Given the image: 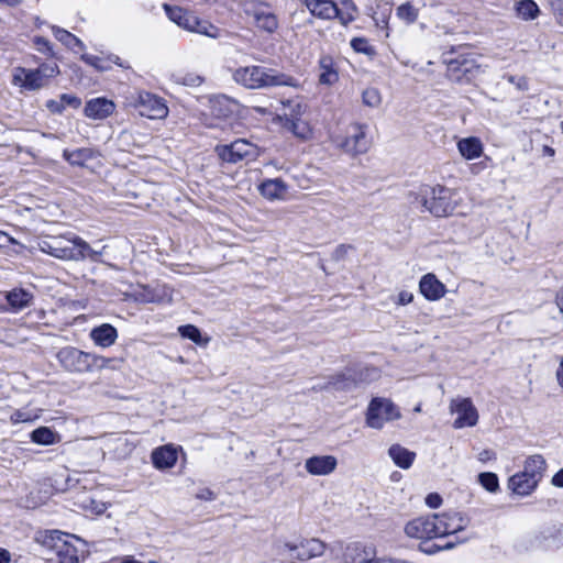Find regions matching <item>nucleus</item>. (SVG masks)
Here are the masks:
<instances>
[{"instance_id":"47","label":"nucleus","mask_w":563,"mask_h":563,"mask_svg":"<svg viewBox=\"0 0 563 563\" xmlns=\"http://www.w3.org/2000/svg\"><path fill=\"white\" fill-rule=\"evenodd\" d=\"M550 3L556 23L563 26V0H551Z\"/></svg>"},{"instance_id":"63","label":"nucleus","mask_w":563,"mask_h":563,"mask_svg":"<svg viewBox=\"0 0 563 563\" xmlns=\"http://www.w3.org/2000/svg\"><path fill=\"white\" fill-rule=\"evenodd\" d=\"M93 509H95V511H96L97 514H102V512H104V511H106L107 507H106V505H104V504L100 503V504H97V505H96V507H95Z\"/></svg>"},{"instance_id":"27","label":"nucleus","mask_w":563,"mask_h":563,"mask_svg":"<svg viewBox=\"0 0 563 563\" xmlns=\"http://www.w3.org/2000/svg\"><path fill=\"white\" fill-rule=\"evenodd\" d=\"M89 336L96 345L101 347H109L115 343L118 339V331L113 325L103 323L93 328L90 331Z\"/></svg>"},{"instance_id":"7","label":"nucleus","mask_w":563,"mask_h":563,"mask_svg":"<svg viewBox=\"0 0 563 563\" xmlns=\"http://www.w3.org/2000/svg\"><path fill=\"white\" fill-rule=\"evenodd\" d=\"M56 357L60 366L70 373H87L92 371L98 362L104 363L103 357L80 351L74 346L60 349Z\"/></svg>"},{"instance_id":"34","label":"nucleus","mask_w":563,"mask_h":563,"mask_svg":"<svg viewBox=\"0 0 563 563\" xmlns=\"http://www.w3.org/2000/svg\"><path fill=\"white\" fill-rule=\"evenodd\" d=\"M31 441L40 445H53L59 443L62 437L48 427H38L30 434Z\"/></svg>"},{"instance_id":"46","label":"nucleus","mask_w":563,"mask_h":563,"mask_svg":"<svg viewBox=\"0 0 563 563\" xmlns=\"http://www.w3.org/2000/svg\"><path fill=\"white\" fill-rule=\"evenodd\" d=\"M454 545H455L454 542L448 541V542H443V543H435V544H432L427 548L420 547V550L427 554H434V553H438L443 550H450V549L454 548Z\"/></svg>"},{"instance_id":"13","label":"nucleus","mask_w":563,"mask_h":563,"mask_svg":"<svg viewBox=\"0 0 563 563\" xmlns=\"http://www.w3.org/2000/svg\"><path fill=\"white\" fill-rule=\"evenodd\" d=\"M244 12L251 16L256 26L268 33H273L278 27V20L266 3L258 1H247L244 4Z\"/></svg>"},{"instance_id":"45","label":"nucleus","mask_w":563,"mask_h":563,"mask_svg":"<svg viewBox=\"0 0 563 563\" xmlns=\"http://www.w3.org/2000/svg\"><path fill=\"white\" fill-rule=\"evenodd\" d=\"M36 69L42 75V78L45 80V82H47V79L54 78L59 74V67L56 63H44L41 64Z\"/></svg>"},{"instance_id":"37","label":"nucleus","mask_w":563,"mask_h":563,"mask_svg":"<svg viewBox=\"0 0 563 563\" xmlns=\"http://www.w3.org/2000/svg\"><path fill=\"white\" fill-rule=\"evenodd\" d=\"M43 410L42 409H29L22 408L12 412L10 416V421L13 424L33 422L41 418Z\"/></svg>"},{"instance_id":"56","label":"nucleus","mask_w":563,"mask_h":563,"mask_svg":"<svg viewBox=\"0 0 563 563\" xmlns=\"http://www.w3.org/2000/svg\"><path fill=\"white\" fill-rule=\"evenodd\" d=\"M555 377L559 386L563 388V356L561 357L560 364L558 366V369L555 372Z\"/></svg>"},{"instance_id":"19","label":"nucleus","mask_w":563,"mask_h":563,"mask_svg":"<svg viewBox=\"0 0 563 563\" xmlns=\"http://www.w3.org/2000/svg\"><path fill=\"white\" fill-rule=\"evenodd\" d=\"M115 110L112 100L104 97H97L88 100L85 104L84 113L91 120H104Z\"/></svg>"},{"instance_id":"14","label":"nucleus","mask_w":563,"mask_h":563,"mask_svg":"<svg viewBox=\"0 0 563 563\" xmlns=\"http://www.w3.org/2000/svg\"><path fill=\"white\" fill-rule=\"evenodd\" d=\"M450 410L457 417L453 422L454 429L474 427L478 422V412L470 398H455L451 401Z\"/></svg>"},{"instance_id":"26","label":"nucleus","mask_w":563,"mask_h":563,"mask_svg":"<svg viewBox=\"0 0 563 563\" xmlns=\"http://www.w3.org/2000/svg\"><path fill=\"white\" fill-rule=\"evenodd\" d=\"M319 84L332 86L339 80V71L333 57L323 55L319 59Z\"/></svg>"},{"instance_id":"30","label":"nucleus","mask_w":563,"mask_h":563,"mask_svg":"<svg viewBox=\"0 0 563 563\" xmlns=\"http://www.w3.org/2000/svg\"><path fill=\"white\" fill-rule=\"evenodd\" d=\"M167 16L170 21L176 23L178 26L191 32L194 24L196 23L197 16L179 7H169L164 4Z\"/></svg>"},{"instance_id":"32","label":"nucleus","mask_w":563,"mask_h":563,"mask_svg":"<svg viewBox=\"0 0 563 563\" xmlns=\"http://www.w3.org/2000/svg\"><path fill=\"white\" fill-rule=\"evenodd\" d=\"M547 468V462L541 454H534L526 459L522 472L539 484Z\"/></svg>"},{"instance_id":"62","label":"nucleus","mask_w":563,"mask_h":563,"mask_svg":"<svg viewBox=\"0 0 563 563\" xmlns=\"http://www.w3.org/2000/svg\"><path fill=\"white\" fill-rule=\"evenodd\" d=\"M299 125L300 123L299 122H295V121H291V130L292 132L298 135V136H303V133L299 132L298 129H299Z\"/></svg>"},{"instance_id":"29","label":"nucleus","mask_w":563,"mask_h":563,"mask_svg":"<svg viewBox=\"0 0 563 563\" xmlns=\"http://www.w3.org/2000/svg\"><path fill=\"white\" fill-rule=\"evenodd\" d=\"M51 29L55 38L73 53L81 55L86 51V45L76 35L56 25H53Z\"/></svg>"},{"instance_id":"36","label":"nucleus","mask_w":563,"mask_h":563,"mask_svg":"<svg viewBox=\"0 0 563 563\" xmlns=\"http://www.w3.org/2000/svg\"><path fill=\"white\" fill-rule=\"evenodd\" d=\"M63 156L74 166H84L86 162L92 158V151L89 148L65 150Z\"/></svg>"},{"instance_id":"35","label":"nucleus","mask_w":563,"mask_h":563,"mask_svg":"<svg viewBox=\"0 0 563 563\" xmlns=\"http://www.w3.org/2000/svg\"><path fill=\"white\" fill-rule=\"evenodd\" d=\"M517 18L532 21L540 15V9L533 0H520L515 5Z\"/></svg>"},{"instance_id":"64","label":"nucleus","mask_w":563,"mask_h":563,"mask_svg":"<svg viewBox=\"0 0 563 563\" xmlns=\"http://www.w3.org/2000/svg\"><path fill=\"white\" fill-rule=\"evenodd\" d=\"M543 153H544V155L553 156L555 152L552 147L545 145V146H543Z\"/></svg>"},{"instance_id":"21","label":"nucleus","mask_w":563,"mask_h":563,"mask_svg":"<svg viewBox=\"0 0 563 563\" xmlns=\"http://www.w3.org/2000/svg\"><path fill=\"white\" fill-rule=\"evenodd\" d=\"M380 376V372L377 367L374 366H366L362 368L358 373L357 378L352 377L351 374L346 377V375L339 376L335 382L330 383L333 385L334 388H342V389H349L351 388L356 382L360 383H369L373 380L378 379Z\"/></svg>"},{"instance_id":"42","label":"nucleus","mask_w":563,"mask_h":563,"mask_svg":"<svg viewBox=\"0 0 563 563\" xmlns=\"http://www.w3.org/2000/svg\"><path fill=\"white\" fill-rule=\"evenodd\" d=\"M478 483L489 493H497L499 490V479L495 473L483 472L478 475Z\"/></svg>"},{"instance_id":"57","label":"nucleus","mask_w":563,"mask_h":563,"mask_svg":"<svg viewBox=\"0 0 563 563\" xmlns=\"http://www.w3.org/2000/svg\"><path fill=\"white\" fill-rule=\"evenodd\" d=\"M197 498L202 499V500H213L214 494L210 489L206 488L197 494Z\"/></svg>"},{"instance_id":"51","label":"nucleus","mask_w":563,"mask_h":563,"mask_svg":"<svg viewBox=\"0 0 563 563\" xmlns=\"http://www.w3.org/2000/svg\"><path fill=\"white\" fill-rule=\"evenodd\" d=\"M442 504V497L437 493H431L426 497V505L429 508H439Z\"/></svg>"},{"instance_id":"54","label":"nucleus","mask_w":563,"mask_h":563,"mask_svg":"<svg viewBox=\"0 0 563 563\" xmlns=\"http://www.w3.org/2000/svg\"><path fill=\"white\" fill-rule=\"evenodd\" d=\"M508 81L516 85L520 90H526L528 88V81L525 77L517 79L515 76H508Z\"/></svg>"},{"instance_id":"10","label":"nucleus","mask_w":563,"mask_h":563,"mask_svg":"<svg viewBox=\"0 0 563 563\" xmlns=\"http://www.w3.org/2000/svg\"><path fill=\"white\" fill-rule=\"evenodd\" d=\"M445 63L448 77L459 84L471 82L482 73L481 65L468 55H459L456 58L445 59Z\"/></svg>"},{"instance_id":"58","label":"nucleus","mask_w":563,"mask_h":563,"mask_svg":"<svg viewBox=\"0 0 563 563\" xmlns=\"http://www.w3.org/2000/svg\"><path fill=\"white\" fill-rule=\"evenodd\" d=\"M107 60L109 63V65L112 63V64H115L122 68H129L128 65H125L124 63H122L121 58L117 55H109L107 56Z\"/></svg>"},{"instance_id":"43","label":"nucleus","mask_w":563,"mask_h":563,"mask_svg":"<svg viewBox=\"0 0 563 563\" xmlns=\"http://www.w3.org/2000/svg\"><path fill=\"white\" fill-rule=\"evenodd\" d=\"M362 102L369 108H378L382 103V95L376 88H366L362 93Z\"/></svg>"},{"instance_id":"59","label":"nucleus","mask_w":563,"mask_h":563,"mask_svg":"<svg viewBox=\"0 0 563 563\" xmlns=\"http://www.w3.org/2000/svg\"><path fill=\"white\" fill-rule=\"evenodd\" d=\"M11 554L8 550L0 548V563H10Z\"/></svg>"},{"instance_id":"23","label":"nucleus","mask_w":563,"mask_h":563,"mask_svg":"<svg viewBox=\"0 0 563 563\" xmlns=\"http://www.w3.org/2000/svg\"><path fill=\"white\" fill-rule=\"evenodd\" d=\"M5 300L11 312H20L31 307L34 302V296L31 291L15 287L5 294Z\"/></svg>"},{"instance_id":"48","label":"nucleus","mask_w":563,"mask_h":563,"mask_svg":"<svg viewBox=\"0 0 563 563\" xmlns=\"http://www.w3.org/2000/svg\"><path fill=\"white\" fill-rule=\"evenodd\" d=\"M59 99L63 101L64 108L69 106L76 109L81 104L80 99L74 95L63 93Z\"/></svg>"},{"instance_id":"5","label":"nucleus","mask_w":563,"mask_h":563,"mask_svg":"<svg viewBox=\"0 0 563 563\" xmlns=\"http://www.w3.org/2000/svg\"><path fill=\"white\" fill-rule=\"evenodd\" d=\"M310 13L319 19H338L346 26L357 16V8L352 0H301Z\"/></svg>"},{"instance_id":"60","label":"nucleus","mask_w":563,"mask_h":563,"mask_svg":"<svg viewBox=\"0 0 563 563\" xmlns=\"http://www.w3.org/2000/svg\"><path fill=\"white\" fill-rule=\"evenodd\" d=\"M15 241L9 236L8 234L0 232V245H3L5 243H14Z\"/></svg>"},{"instance_id":"31","label":"nucleus","mask_w":563,"mask_h":563,"mask_svg":"<svg viewBox=\"0 0 563 563\" xmlns=\"http://www.w3.org/2000/svg\"><path fill=\"white\" fill-rule=\"evenodd\" d=\"M459 153L467 161L478 158L483 154V144L478 137L470 136L457 142Z\"/></svg>"},{"instance_id":"25","label":"nucleus","mask_w":563,"mask_h":563,"mask_svg":"<svg viewBox=\"0 0 563 563\" xmlns=\"http://www.w3.org/2000/svg\"><path fill=\"white\" fill-rule=\"evenodd\" d=\"M152 463L157 470L172 468L178 459L177 450L172 444L156 448L151 455Z\"/></svg>"},{"instance_id":"15","label":"nucleus","mask_w":563,"mask_h":563,"mask_svg":"<svg viewBox=\"0 0 563 563\" xmlns=\"http://www.w3.org/2000/svg\"><path fill=\"white\" fill-rule=\"evenodd\" d=\"M285 548L292 558L307 561L321 556L325 552L327 545L319 539L310 538L301 539L298 542H287Z\"/></svg>"},{"instance_id":"20","label":"nucleus","mask_w":563,"mask_h":563,"mask_svg":"<svg viewBox=\"0 0 563 563\" xmlns=\"http://www.w3.org/2000/svg\"><path fill=\"white\" fill-rule=\"evenodd\" d=\"M420 294L429 301H438L446 294L445 285L432 273L423 275L419 282Z\"/></svg>"},{"instance_id":"33","label":"nucleus","mask_w":563,"mask_h":563,"mask_svg":"<svg viewBox=\"0 0 563 563\" xmlns=\"http://www.w3.org/2000/svg\"><path fill=\"white\" fill-rule=\"evenodd\" d=\"M388 455L398 467L404 470L409 468L416 459L415 452L400 444H393L388 450Z\"/></svg>"},{"instance_id":"49","label":"nucleus","mask_w":563,"mask_h":563,"mask_svg":"<svg viewBox=\"0 0 563 563\" xmlns=\"http://www.w3.org/2000/svg\"><path fill=\"white\" fill-rule=\"evenodd\" d=\"M351 46L355 52L366 53L367 52V41L363 37H354L351 41Z\"/></svg>"},{"instance_id":"3","label":"nucleus","mask_w":563,"mask_h":563,"mask_svg":"<svg viewBox=\"0 0 563 563\" xmlns=\"http://www.w3.org/2000/svg\"><path fill=\"white\" fill-rule=\"evenodd\" d=\"M233 79L236 84L247 89H262L279 86L294 88L299 87L297 78L256 65L236 68L233 73Z\"/></svg>"},{"instance_id":"39","label":"nucleus","mask_w":563,"mask_h":563,"mask_svg":"<svg viewBox=\"0 0 563 563\" xmlns=\"http://www.w3.org/2000/svg\"><path fill=\"white\" fill-rule=\"evenodd\" d=\"M396 15L406 24H413L418 20L419 9L411 2L407 1L396 9Z\"/></svg>"},{"instance_id":"1","label":"nucleus","mask_w":563,"mask_h":563,"mask_svg":"<svg viewBox=\"0 0 563 563\" xmlns=\"http://www.w3.org/2000/svg\"><path fill=\"white\" fill-rule=\"evenodd\" d=\"M470 519L459 511H445L440 515L421 516L405 526L409 538L421 541L441 539L464 530Z\"/></svg>"},{"instance_id":"52","label":"nucleus","mask_w":563,"mask_h":563,"mask_svg":"<svg viewBox=\"0 0 563 563\" xmlns=\"http://www.w3.org/2000/svg\"><path fill=\"white\" fill-rule=\"evenodd\" d=\"M413 300V294L407 290H402L398 294L396 303L400 306H405L410 303Z\"/></svg>"},{"instance_id":"11","label":"nucleus","mask_w":563,"mask_h":563,"mask_svg":"<svg viewBox=\"0 0 563 563\" xmlns=\"http://www.w3.org/2000/svg\"><path fill=\"white\" fill-rule=\"evenodd\" d=\"M214 151L221 161L230 164L252 161L258 156L257 146L244 139L236 140L230 144L218 145Z\"/></svg>"},{"instance_id":"61","label":"nucleus","mask_w":563,"mask_h":563,"mask_svg":"<svg viewBox=\"0 0 563 563\" xmlns=\"http://www.w3.org/2000/svg\"><path fill=\"white\" fill-rule=\"evenodd\" d=\"M556 305H558L560 311L563 313V287L556 295Z\"/></svg>"},{"instance_id":"16","label":"nucleus","mask_w":563,"mask_h":563,"mask_svg":"<svg viewBox=\"0 0 563 563\" xmlns=\"http://www.w3.org/2000/svg\"><path fill=\"white\" fill-rule=\"evenodd\" d=\"M210 113L216 122L206 123L209 128H222L220 121L231 118L236 110V102L224 96L219 95L210 98Z\"/></svg>"},{"instance_id":"2","label":"nucleus","mask_w":563,"mask_h":563,"mask_svg":"<svg viewBox=\"0 0 563 563\" xmlns=\"http://www.w3.org/2000/svg\"><path fill=\"white\" fill-rule=\"evenodd\" d=\"M43 253L65 261H84L89 258L92 262L99 261L102 250L92 249L79 236L71 239L66 236H49L38 243Z\"/></svg>"},{"instance_id":"38","label":"nucleus","mask_w":563,"mask_h":563,"mask_svg":"<svg viewBox=\"0 0 563 563\" xmlns=\"http://www.w3.org/2000/svg\"><path fill=\"white\" fill-rule=\"evenodd\" d=\"M191 32L198 33L210 38H220L222 36V30L213 25L207 20H201L197 16L196 23L192 26Z\"/></svg>"},{"instance_id":"9","label":"nucleus","mask_w":563,"mask_h":563,"mask_svg":"<svg viewBox=\"0 0 563 563\" xmlns=\"http://www.w3.org/2000/svg\"><path fill=\"white\" fill-rule=\"evenodd\" d=\"M401 417L399 408L387 398H374L366 412V424L373 429H382L386 422Z\"/></svg>"},{"instance_id":"17","label":"nucleus","mask_w":563,"mask_h":563,"mask_svg":"<svg viewBox=\"0 0 563 563\" xmlns=\"http://www.w3.org/2000/svg\"><path fill=\"white\" fill-rule=\"evenodd\" d=\"M12 84L30 91L38 90L46 85L37 69H27L24 67L13 68Z\"/></svg>"},{"instance_id":"44","label":"nucleus","mask_w":563,"mask_h":563,"mask_svg":"<svg viewBox=\"0 0 563 563\" xmlns=\"http://www.w3.org/2000/svg\"><path fill=\"white\" fill-rule=\"evenodd\" d=\"M33 44H34L35 48L40 53L46 55L47 57H54L55 56V52L53 49V45H52V43L47 38H45L43 36H35L33 38Z\"/></svg>"},{"instance_id":"18","label":"nucleus","mask_w":563,"mask_h":563,"mask_svg":"<svg viewBox=\"0 0 563 563\" xmlns=\"http://www.w3.org/2000/svg\"><path fill=\"white\" fill-rule=\"evenodd\" d=\"M336 465L338 460L333 455H313L305 461V468L312 476L330 475Z\"/></svg>"},{"instance_id":"8","label":"nucleus","mask_w":563,"mask_h":563,"mask_svg":"<svg viewBox=\"0 0 563 563\" xmlns=\"http://www.w3.org/2000/svg\"><path fill=\"white\" fill-rule=\"evenodd\" d=\"M366 131V124L352 123L345 128L343 133L335 134L332 140L336 147L347 154H363L369 148Z\"/></svg>"},{"instance_id":"6","label":"nucleus","mask_w":563,"mask_h":563,"mask_svg":"<svg viewBox=\"0 0 563 563\" xmlns=\"http://www.w3.org/2000/svg\"><path fill=\"white\" fill-rule=\"evenodd\" d=\"M71 537L59 530L46 531L42 538V544L55 555L48 558L56 563H79L78 550L70 543Z\"/></svg>"},{"instance_id":"24","label":"nucleus","mask_w":563,"mask_h":563,"mask_svg":"<svg viewBox=\"0 0 563 563\" xmlns=\"http://www.w3.org/2000/svg\"><path fill=\"white\" fill-rule=\"evenodd\" d=\"M260 194L267 200H284L288 186L282 178L265 179L258 185Z\"/></svg>"},{"instance_id":"12","label":"nucleus","mask_w":563,"mask_h":563,"mask_svg":"<svg viewBox=\"0 0 563 563\" xmlns=\"http://www.w3.org/2000/svg\"><path fill=\"white\" fill-rule=\"evenodd\" d=\"M134 107L141 115L153 120L164 119L168 114V108L164 99L147 91L137 92Z\"/></svg>"},{"instance_id":"4","label":"nucleus","mask_w":563,"mask_h":563,"mask_svg":"<svg viewBox=\"0 0 563 563\" xmlns=\"http://www.w3.org/2000/svg\"><path fill=\"white\" fill-rule=\"evenodd\" d=\"M461 198L457 192L444 186H423L415 197L413 203L421 211H428L435 217H446L454 212Z\"/></svg>"},{"instance_id":"22","label":"nucleus","mask_w":563,"mask_h":563,"mask_svg":"<svg viewBox=\"0 0 563 563\" xmlns=\"http://www.w3.org/2000/svg\"><path fill=\"white\" fill-rule=\"evenodd\" d=\"M387 556H376L367 552L358 543L349 544L343 554L344 563H386Z\"/></svg>"},{"instance_id":"40","label":"nucleus","mask_w":563,"mask_h":563,"mask_svg":"<svg viewBox=\"0 0 563 563\" xmlns=\"http://www.w3.org/2000/svg\"><path fill=\"white\" fill-rule=\"evenodd\" d=\"M178 332L183 338L188 339L198 345H206L209 342V339H202L200 330L194 324L180 325L178 328Z\"/></svg>"},{"instance_id":"28","label":"nucleus","mask_w":563,"mask_h":563,"mask_svg":"<svg viewBox=\"0 0 563 563\" xmlns=\"http://www.w3.org/2000/svg\"><path fill=\"white\" fill-rule=\"evenodd\" d=\"M538 486L536 479H531L522 471L514 474L508 481V487L519 496L530 495Z\"/></svg>"},{"instance_id":"53","label":"nucleus","mask_w":563,"mask_h":563,"mask_svg":"<svg viewBox=\"0 0 563 563\" xmlns=\"http://www.w3.org/2000/svg\"><path fill=\"white\" fill-rule=\"evenodd\" d=\"M477 459L482 463H487L489 461L496 460V453L493 450L485 449L478 453Z\"/></svg>"},{"instance_id":"41","label":"nucleus","mask_w":563,"mask_h":563,"mask_svg":"<svg viewBox=\"0 0 563 563\" xmlns=\"http://www.w3.org/2000/svg\"><path fill=\"white\" fill-rule=\"evenodd\" d=\"M80 59L85 62L87 65L93 67L98 71H107L111 69V65H109L107 57H100L91 54H87L82 52L80 55Z\"/></svg>"},{"instance_id":"55","label":"nucleus","mask_w":563,"mask_h":563,"mask_svg":"<svg viewBox=\"0 0 563 563\" xmlns=\"http://www.w3.org/2000/svg\"><path fill=\"white\" fill-rule=\"evenodd\" d=\"M551 484L555 487L563 488V467L552 476Z\"/></svg>"},{"instance_id":"50","label":"nucleus","mask_w":563,"mask_h":563,"mask_svg":"<svg viewBox=\"0 0 563 563\" xmlns=\"http://www.w3.org/2000/svg\"><path fill=\"white\" fill-rule=\"evenodd\" d=\"M46 108L54 114H60L65 109L63 101L51 99L46 101Z\"/></svg>"}]
</instances>
